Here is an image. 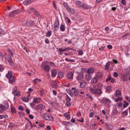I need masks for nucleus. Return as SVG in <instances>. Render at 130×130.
<instances>
[{"label":"nucleus","mask_w":130,"mask_h":130,"mask_svg":"<svg viewBox=\"0 0 130 130\" xmlns=\"http://www.w3.org/2000/svg\"><path fill=\"white\" fill-rule=\"evenodd\" d=\"M90 91L93 94L100 95L102 93L101 90L99 88H96L94 87L91 88L90 89Z\"/></svg>","instance_id":"obj_1"},{"label":"nucleus","mask_w":130,"mask_h":130,"mask_svg":"<svg viewBox=\"0 0 130 130\" xmlns=\"http://www.w3.org/2000/svg\"><path fill=\"white\" fill-rule=\"evenodd\" d=\"M44 118L45 119L48 120L53 121L54 119L51 115H45L44 116Z\"/></svg>","instance_id":"obj_2"},{"label":"nucleus","mask_w":130,"mask_h":130,"mask_svg":"<svg viewBox=\"0 0 130 130\" xmlns=\"http://www.w3.org/2000/svg\"><path fill=\"white\" fill-rule=\"evenodd\" d=\"M74 75V73L73 72L69 71L67 73V77L69 79H72Z\"/></svg>","instance_id":"obj_3"},{"label":"nucleus","mask_w":130,"mask_h":130,"mask_svg":"<svg viewBox=\"0 0 130 130\" xmlns=\"http://www.w3.org/2000/svg\"><path fill=\"white\" fill-rule=\"evenodd\" d=\"M35 23L34 21H27L26 23V25L27 27L31 26L34 25Z\"/></svg>","instance_id":"obj_4"},{"label":"nucleus","mask_w":130,"mask_h":130,"mask_svg":"<svg viewBox=\"0 0 130 130\" xmlns=\"http://www.w3.org/2000/svg\"><path fill=\"white\" fill-rule=\"evenodd\" d=\"M18 13V10H15L10 12L9 14V16L10 17L14 16Z\"/></svg>","instance_id":"obj_5"},{"label":"nucleus","mask_w":130,"mask_h":130,"mask_svg":"<svg viewBox=\"0 0 130 130\" xmlns=\"http://www.w3.org/2000/svg\"><path fill=\"white\" fill-rule=\"evenodd\" d=\"M113 62L112 61H108L106 64L105 66V69L106 70H108L110 68V63L112 64Z\"/></svg>","instance_id":"obj_6"},{"label":"nucleus","mask_w":130,"mask_h":130,"mask_svg":"<svg viewBox=\"0 0 130 130\" xmlns=\"http://www.w3.org/2000/svg\"><path fill=\"white\" fill-rule=\"evenodd\" d=\"M33 0H25L23 2V4L24 5H28L32 2Z\"/></svg>","instance_id":"obj_7"},{"label":"nucleus","mask_w":130,"mask_h":130,"mask_svg":"<svg viewBox=\"0 0 130 130\" xmlns=\"http://www.w3.org/2000/svg\"><path fill=\"white\" fill-rule=\"evenodd\" d=\"M9 78V82L11 84H12L15 81V80L14 76H12Z\"/></svg>","instance_id":"obj_8"},{"label":"nucleus","mask_w":130,"mask_h":130,"mask_svg":"<svg viewBox=\"0 0 130 130\" xmlns=\"http://www.w3.org/2000/svg\"><path fill=\"white\" fill-rule=\"evenodd\" d=\"M94 69L92 68H89L87 70V72L89 74L93 73L94 71Z\"/></svg>","instance_id":"obj_9"},{"label":"nucleus","mask_w":130,"mask_h":130,"mask_svg":"<svg viewBox=\"0 0 130 130\" xmlns=\"http://www.w3.org/2000/svg\"><path fill=\"white\" fill-rule=\"evenodd\" d=\"M98 80V78L97 77H94L91 79V83L95 84L97 82Z\"/></svg>","instance_id":"obj_10"},{"label":"nucleus","mask_w":130,"mask_h":130,"mask_svg":"<svg viewBox=\"0 0 130 130\" xmlns=\"http://www.w3.org/2000/svg\"><path fill=\"white\" fill-rule=\"evenodd\" d=\"M116 94L117 97H119L121 95V93L119 90H116Z\"/></svg>","instance_id":"obj_11"},{"label":"nucleus","mask_w":130,"mask_h":130,"mask_svg":"<svg viewBox=\"0 0 130 130\" xmlns=\"http://www.w3.org/2000/svg\"><path fill=\"white\" fill-rule=\"evenodd\" d=\"M12 76H14L12 75V73L11 71H8L7 74L6 75V77L8 78Z\"/></svg>","instance_id":"obj_12"},{"label":"nucleus","mask_w":130,"mask_h":130,"mask_svg":"<svg viewBox=\"0 0 130 130\" xmlns=\"http://www.w3.org/2000/svg\"><path fill=\"white\" fill-rule=\"evenodd\" d=\"M57 72L55 69H53L51 71L52 75L54 77L56 76Z\"/></svg>","instance_id":"obj_13"},{"label":"nucleus","mask_w":130,"mask_h":130,"mask_svg":"<svg viewBox=\"0 0 130 130\" xmlns=\"http://www.w3.org/2000/svg\"><path fill=\"white\" fill-rule=\"evenodd\" d=\"M109 100L105 98H102V103L105 104H107Z\"/></svg>","instance_id":"obj_14"},{"label":"nucleus","mask_w":130,"mask_h":130,"mask_svg":"<svg viewBox=\"0 0 130 130\" xmlns=\"http://www.w3.org/2000/svg\"><path fill=\"white\" fill-rule=\"evenodd\" d=\"M58 77L60 78H62L64 77L63 73L61 72H58Z\"/></svg>","instance_id":"obj_15"},{"label":"nucleus","mask_w":130,"mask_h":130,"mask_svg":"<svg viewBox=\"0 0 130 130\" xmlns=\"http://www.w3.org/2000/svg\"><path fill=\"white\" fill-rule=\"evenodd\" d=\"M67 10L70 13L72 14H74L75 12V11L74 9H71L70 7L69 8H68Z\"/></svg>","instance_id":"obj_16"},{"label":"nucleus","mask_w":130,"mask_h":130,"mask_svg":"<svg viewBox=\"0 0 130 130\" xmlns=\"http://www.w3.org/2000/svg\"><path fill=\"white\" fill-rule=\"evenodd\" d=\"M102 85L101 83H99L97 85H94L93 86V87H94V88H101L102 87Z\"/></svg>","instance_id":"obj_17"},{"label":"nucleus","mask_w":130,"mask_h":130,"mask_svg":"<svg viewBox=\"0 0 130 130\" xmlns=\"http://www.w3.org/2000/svg\"><path fill=\"white\" fill-rule=\"evenodd\" d=\"M83 75L82 74H80L77 77V79L78 80H81L83 78Z\"/></svg>","instance_id":"obj_18"},{"label":"nucleus","mask_w":130,"mask_h":130,"mask_svg":"<svg viewBox=\"0 0 130 130\" xmlns=\"http://www.w3.org/2000/svg\"><path fill=\"white\" fill-rule=\"evenodd\" d=\"M11 111L12 113H16V109L13 107L11 106Z\"/></svg>","instance_id":"obj_19"},{"label":"nucleus","mask_w":130,"mask_h":130,"mask_svg":"<svg viewBox=\"0 0 130 130\" xmlns=\"http://www.w3.org/2000/svg\"><path fill=\"white\" fill-rule=\"evenodd\" d=\"M91 75L90 74H88L86 75V79L87 81H89L91 79Z\"/></svg>","instance_id":"obj_20"},{"label":"nucleus","mask_w":130,"mask_h":130,"mask_svg":"<svg viewBox=\"0 0 130 130\" xmlns=\"http://www.w3.org/2000/svg\"><path fill=\"white\" fill-rule=\"evenodd\" d=\"M25 119L27 121H28L30 123V124H31L30 125V127H36V125H32V123L29 120V119L26 118H25Z\"/></svg>","instance_id":"obj_21"},{"label":"nucleus","mask_w":130,"mask_h":130,"mask_svg":"<svg viewBox=\"0 0 130 130\" xmlns=\"http://www.w3.org/2000/svg\"><path fill=\"white\" fill-rule=\"evenodd\" d=\"M30 9L31 11L35 13V14L37 16H38L39 15V13L37 10L33 8H31Z\"/></svg>","instance_id":"obj_22"},{"label":"nucleus","mask_w":130,"mask_h":130,"mask_svg":"<svg viewBox=\"0 0 130 130\" xmlns=\"http://www.w3.org/2000/svg\"><path fill=\"white\" fill-rule=\"evenodd\" d=\"M97 77L99 78H101L102 77V74L101 72H99L97 73L96 74Z\"/></svg>","instance_id":"obj_23"},{"label":"nucleus","mask_w":130,"mask_h":130,"mask_svg":"<svg viewBox=\"0 0 130 130\" xmlns=\"http://www.w3.org/2000/svg\"><path fill=\"white\" fill-rule=\"evenodd\" d=\"M40 99L38 98L35 97L33 101V102L35 103H38L40 102Z\"/></svg>","instance_id":"obj_24"},{"label":"nucleus","mask_w":130,"mask_h":130,"mask_svg":"<svg viewBox=\"0 0 130 130\" xmlns=\"http://www.w3.org/2000/svg\"><path fill=\"white\" fill-rule=\"evenodd\" d=\"M45 34L46 37H50L52 35V31L51 30L48 31Z\"/></svg>","instance_id":"obj_25"},{"label":"nucleus","mask_w":130,"mask_h":130,"mask_svg":"<svg viewBox=\"0 0 130 130\" xmlns=\"http://www.w3.org/2000/svg\"><path fill=\"white\" fill-rule=\"evenodd\" d=\"M43 68L45 71L47 72L49 71L50 68L47 65L44 66Z\"/></svg>","instance_id":"obj_26"},{"label":"nucleus","mask_w":130,"mask_h":130,"mask_svg":"<svg viewBox=\"0 0 130 130\" xmlns=\"http://www.w3.org/2000/svg\"><path fill=\"white\" fill-rule=\"evenodd\" d=\"M105 125L107 128L109 130H111L112 129L113 127L110 124L108 125L107 124V123H106Z\"/></svg>","instance_id":"obj_27"},{"label":"nucleus","mask_w":130,"mask_h":130,"mask_svg":"<svg viewBox=\"0 0 130 130\" xmlns=\"http://www.w3.org/2000/svg\"><path fill=\"white\" fill-rule=\"evenodd\" d=\"M5 107L3 106H0V113H2L4 111Z\"/></svg>","instance_id":"obj_28"},{"label":"nucleus","mask_w":130,"mask_h":130,"mask_svg":"<svg viewBox=\"0 0 130 130\" xmlns=\"http://www.w3.org/2000/svg\"><path fill=\"white\" fill-rule=\"evenodd\" d=\"M60 29L62 31H63L65 30V26L63 24H61L60 27Z\"/></svg>","instance_id":"obj_29"},{"label":"nucleus","mask_w":130,"mask_h":130,"mask_svg":"<svg viewBox=\"0 0 130 130\" xmlns=\"http://www.w3.org/2000/svg\"><path fill=\"white\" fill-rule=\"evenodd\" d=\"M38 107H39L40 109L41 110L45 108V106L44 105L41 104L38 105Z\"/></svg>","instance_id":"obj_30"},{"label":"nucleus","mask_w":130,"mask_h":130,"mask_svg":"<svg viewBox=\"0 0 130 130\" xmlns=\"http://www.w3.org/2000/svg\"><path fill=\"white\" fill-rule=\"evenodd\" d=\"M121 79L122 81H125L127 80V78H126V76H125V75H123L122 76Z\"/></svg>","instance_id":"obj_31"},{"label":"nucleus","mask_w":130,"mask_h":130,"mask_svg":"<svg viewBox=\"0 0 130 130\" xmlns=\"http://www.w3.org/2000/svg\"><path fill=\"white\" fill-rule=\"evenodd\" d=\"M52 86L53 87L55 88H57L58 86L56 83L55 82L53 81Z\"/></svg>","instance_id":"obj_32"},{"label":"nucleus","mask_w":130,"mask_h":130,"mask_svg":"<svg viewBox=\"0 0 130 130\" xmlns=\"http://www.w3.org/2000/svg\"><path fill=\"white\" fill-rule=\"evenodd\" d=\"M17 87L16 86H15L14 87V88L13 89V91L12 92V93L14 94V93H16V92L17 91Z\"/></svg>","instance_id":"obj_33"},{"label":"nucleus","mask_w":130,"mask_h":130,"mask_svg":"<svg viewBox=\"0 0 130 130\" xmlns=\"http://www.w3.org/2000/svg\"><path fill=\"white\" fill-rule=\"evenodd\" d=\"M8 117V116L6 115H0V119H3V118H7Z\"/></svg>","instance_id":"obj_34"},{"label":"nucleus","mask_w":130,"mask_h":130,"mask_svg":"<svg viewBox=\"0 0 130 130\" xmlns=\"http://www.w3.org/2000/svg\"><path fill=\"white\" fill-rule=\"evenodd\" d=\"M4 30L3 29H0V36H2V35L5 34Z\"/></svg>","instance_id":"obj_35"},{"label":"nucleus","mask_w":130,"mask_h":130,"mask_svg":"<svg viewBox=\"0 0 130 130\" xmlns=\"http://www.w3.org/2000/svg\"><path fill=\"white\" fill-rule=\"evenodd\" d=\"M128 36L129 37L130 36V33H127L125 34L124 36H122V37L123 38H124V39H126Z\"/></svg>","instance_id":"obj_36"},{"label":"nucleus","mask_w":130,"mask_h":130,"mask_svg":"<svg viewBox=\"0 0 130 130\" xmlns=\"http://www.w3.org/2000/svg\"><path fill=\"white\" fill-rule=\"evenodd\" d=\"M65 50L64 49H63L61 48H59L58 49V51L59 52L63 54V52L65 51Z\"/></svg>","instance_id":"obj_37"},{"label":"nucleus","mask_w":130,"mask_h":130,"mask_svg":"<svg viewBox=\"0 0 130 130\" xmlns=\"http://www.w3.org/2000/svg\"><path fill=\"white\" fill-rule=\"evenodd\" d=\"M74 93L76 96H77L79 94L77 89H75L74 91Z\"/></svg>","instance_id":"obj_38"},{"label":"nucleus","mask_w":130,"mask_h":130,"mask_svg":"<svg viewBox=\"0 0 130 130\" xmlns=\"http://www.w3.org/2000/svg\"><path fill=\"white\" fill-rule=\"evenodd\" d=\"M76 4L77 5L79 6V7H81L82 6V3H81L79 1H77L76 2Z\"/></svg>","instance_id":"obj_39"},{"label":"nucleus","mask_w":130,"mask_h":130,"mask_svg":"<svg viewBox=\"0 0 130 130\" xmlns=\"http://www.w3.org/2000/svg\"><path fill=\"white\" fill-rule=\"evenodd\" d=\"M67 90L68 94H69L72 97L73 96H72L71 95L72 93V92L71 90L69 89H67Z\"/></svg>","instance_id":"obj_40"},{"label":"nucleus","mask_w":130,"mask_h":130,"mask_svg":"<svg viewBox=\"0 0 130 130\" xmlns=\"http://www.w3.org/2000/svg\"><path fill=\"white\" fill-rule=\"evenodd\" d=\"M65 19L66 21H67L68 23H70L71 22L70 20L68 17H65Z\"/></svg>","instance_id":"obj_41"},{"label":"nucleus","mask_w":130,"mask_h":130,"mask_svg":"<svg viewBox=\"0 0 130 130\" xmlns=\"http://www.w3.org/2000/svg\"><path fill=\"white\" fill-rule=\"evenodd\" d=\"M118 111L117 109H113L112 112V115H113V114H117Z\"/></svg>","instance_id":"obj_42"},{"label":"nucleus","mask_w":130,"mask_h":130,"mask_svg":"<svg viewBox=\"0 0 130 130\" xmlns=\"http://www.w3.org/2000/svg\"><path fill=\"white\" fill-rule=\"evenodd\" d=\"M82 6L84 8L86 9H88L89 7L88 6V5L85 4H83Z\"/></svg>","instance_id":"obj_43"},{"label":"nucleus","mask_w":130,"mask_h":130,"mask_svg":"<svg viewBox=\"0 0 130 130\" xmlns=\"http://www.w3.org/2000/svg\"><path fill=\"white\" fill-rule=\"evenodd\" d=\"M59 25V22L58 21L55 22V23L54 27H58Z\"/></svg>","instance_id":"obj_44"},{"label":"nucleus","mask_w":130,"mask_h":130,"mask_svg":"<svg viewBox=\"0 0 130 130\" xmlns=\"http://www.w3.org/2000/svg\"><path fill=\"white\" fill-rule=\"evenodd\" d=\"M17 92L14 93V94H13L14 96H19L20 95V93L19 92H18V91L16 92Z\"/></svg>","instance_id":"obj_45"},{"label":"nucleus","mask_w":130,"mask_h":130,"mask_svg":"<svg viewBox=\"0 0 130 130\" xmlns=\"http://www.w3.org/2000/svg\"><path fill=\"white\" fill-rule=\"evenodd\" d=\"M85 86V84H84V83L82 82L80 83V86L82 88H84Z\"/></svg>","instance_id":"obj_46"},{"label":"nucleus","mask_w":130,"mask_h":130,"mask_svg":"<svg viewBox=\"0 0 130 130\" xmlns=\"http://www.w3.org/2000/svg\"><path fill=\"white\" fill-rule=\"evenodd\" d=\"M128 110V109H127V110H126L125 111H124L122 112V114H125V116H127L128 115V112L127 110Z\"/></svg>","instance_id":"obj_47"},{"label":"nucleus","mask_w":130,"mask_h":130,"mask_svg":"<svg viewBox=\"0 0 130 130\" xmlns=\"http://www.w3.org/2000/svg\"><path fill=\"white\" fill-rule=\"evenodd\" d=\"M112 79V78L111 77L110 75H109L108 77L106 79V82H107L108 81L111 80Z\"/></svg>","instance_id":"obj_48"},{"label":"nucleus","mask_w":130,"mask_h":130,"mask_svg":"<svg viewBox=\"0 0 130 130\" xmlns=\"http://www.w3.org/2000/svg\"><path fill=\"white\" fill-rule=\"evenodd\" d=\"M122 99V97L118 98L116 100V102H117L119 101H121Z\"/></svg>","instance_id":"obj_49"},{"label":"nucleus","mask_w":130,"mask_h":130,"mask_svg":"<svg viewBox=\"0 0 130 130\" xmlns=\"http://www.w3.org/2000/svg\"><path fill=\"white\" fill-rule=\"evenodd\" d=\"M63 4L64 6L67 9H68V8H69V6L66 3L64 2L63 3Z\"/></svg>","instance_id":"obj_50"},{"label":"nucleus","mask_w":130,"mask_h":130,"mask_svg":"<svg viewBox=\"0 0 130 130\" xmlns=\"http://www.w3.org/2000/svg\"><path fill=\"white\" fill-rule=\"evenodd\" d=\"M77 51L78 52V53L79 55H82L83 54V52L82 50H79Z\"/></svg>","instance_id":"obj_51"},{"label":"nucleus","mask_w":130,"mask_h":130,"mask_svg":"<svg viewBox=\"0 0 130 130\" xmlns=\"http://www.w3.org/2000/svg\"><path fill=\"white\" fill-rule=\"evenodd\" d=\"M18 108L19 110L23 111L24 110V109L23 107L22 106H19L18 107Z\"/></svg>","instance_id":"obj_52"},{"label":"nucleus","mask_w":130,"mask_h":130,"mask_svg":"<svg viewBox=\"0 0 130 130\" xmlns=\"http://www.w3.org/2000/svg\"><path fill=\"white\" fill-rule=\"evenodd\" d=\"M119 75L118 74L117 72H114L113 73L114 76L115 77H117Z\"/></svg>","instance_id":"obj_53"},{"label":"nucleus","mask_w":130,"mask_h":130,"mask_svg":"<svg viewBox=\"0 0 130 130\" xmlns=\"http://www.w3.org/2000/svg\"><path fill=\"white\" fill-rule=\"evenodd\" d=\"M129 105V103L127 102H126V103L125 104L123 105V107L124 108H126L127 106H128Z\"/></svg>","instance_id":"obj_54"},{"label":"nucleus","mask_w":130,"mask_h":130,"mask_svg":"<svg viewBox=\"0 0 130 130\" xmlns=\"http://www.w3.org/2000/svg\"><path fill=\"white\" fill-rule=\"evenodd\" d=\"M19 113L21 117H23L24 115V113L21 112H19Z\"/></svg>","instance_id":"obj_55"},{"label":"nucleus","mask_w":130,"mask_h":130,"mask_svg":"<svg viewBox=\"0 0 130 130\" xmlns=\"http://www.w3.org/2000/svg\"><path fill=\"white\" fill-rule=\"evenodd\" d=\"M107 48L109 49H111L112 48V47L111 45H107Z\"/></svg>","instance_id":"obj_56"},{"label":"nucleus","mask_w":130,"mask_h":130,"mask_svg":"<svg viewBox=\"0 0 130 130\" xmlns=\"http://www.w3.org/2000/svg\"><path fill=\"white\" fill-rule=\"evenodd\" d=\"M73 48H71L70 47H68L67 48H64L65 50V51H66L67 50H73Z\"/></svg>","instance_id":"obj_57"},{"label":"nucleus","mask_w":130,"mask_h":130,"mask_svg":"<svg viewBox=\"0 0 130 130\" xmlns=\"http://www.w3.org/2000/svg\"><path fill=\"white\" fill-rule=\"evenodd\" d=\"M111 88V86H108L106 88V89L108 91H109Z\"/></svg>","instance_id":"obj_58"},{"label":"nucleus","mask_w":130,"mask_h":130,"mask_svg":"<svg viewBox=\"0 0 130 130\" xmlns=\"http://www.w3.org/2000/svg\"><path fill=\"white\" fill-rule=\"evenodd\" d=\"M50 66L51 67H54L55 66V64L52 62H50Z\"/></svg>","instance_id":"obj_59"},{"label":"nucleus","mask_w":130,"mask_h":130,"mask_svg":"<svg viewBox=\"0 0 130 130\" xmlns=\"http://www.w3.org/2000/svg\"><path fill=\"white\" fill-rule=\"evenodd\" d=\"M45 42L46 44H48L50 43V41L47 38H46L45 40Z\"/></svg>","instance_id":"obj_60"},{"label":"nucleus","mask_w":130,"mask_h":130,"mask_svg":"<svg viewBox=\"0 0 130 130\" xmlns=\"http://www.w3.org/2000/svg\"><path fill=\"white\" fill-rule=\"evenodd\" d=\"M66 105L67 106H69L71 105V104L69 101H67L66 103Z\"/></svg>","instance_id":"obj_61"},{"label":"nucleus","mask_w":130,"mask_h":130,"mask_svg":"<svg viewBox=\"0 0 130 130\" xmlns=\"http://www.w3.org/2000/svg\"><path fill=\"white\" fill-rule=\"evenodd\" d=\"M128 74H130V67H128L126 69Z\"/></svg>","instance_id":"obj_62"},{"label":"nucleus","mask_w":130,"mask_h":130,"mask_svg":"<svg viewBox=\"0 0 130 130\" xmlns=\"http://www.w3.org/2000/svg\"><path fill=\"white\" fill-rule=\"evenodd\" d=\"M30 105L32 108H33L35 105V104L33 103H30Z\"/></svg>","instance_id":"obj_63"},{"label":"nucleus","mask_w":130,"mask_h":130,"mask_svg":"<svg viewBox=\"0 0 130 130\" xmlns=\"http://www.w3.org/2000/svg\"><path fill=\"white\" fill-rule=\"evenodd\" d=\"M104 46H101L99 48V50L100 51H103L104 50Z\"/></svg>","instance_id":"obj_64"}]
</instances>
